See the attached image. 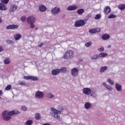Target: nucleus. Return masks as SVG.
I'll use <instances>...</instances> for the list:
<instances>
[{"mask_svg": "<svg viewBox=\"0 0 125 125\" xmlns=\"http://www.w3.org/2000/svg\"><path fill=\"white\" fill-rule=\"evenodd\" d=\"M20 112L17 110H12L11 111H7L6 110L4 111L2 114L3 120L7 122L11 119V116H14V115H18Z\"/></svg>", "mask_w": 125, "mask_h": 125, "instance_id": "f257e3e1", "label": "nucleus"}, {"mask_svg": "<svg viewBox=\"0 0 125 125\" xmlns=\"http://www.w3.org/2000/svg\"><path fill=\"white\" fill-rule=\"evenodd\" d=\"M58 109L59 110H60V111H58L53 107L51 108V110L54 113V114H53V115L54 116V118H57V119H60V116L58 114L60 115V114H61V112L63 111V107L59 106L58 107Z\"/></svg>", "mask_w": 125, "mask_h": 125, "instance_id": "f03ea898", "label": "nucleus"}, {"mask_svg": "<svg viewBox=\"0 0 125 125\" xmlns=\"http://www.w3.org/2000/svg\"><path fill=\"white\" fill-rule=\"evenodd\" d=\"M74 56H75V54L74 53V51L69 50H67L62 56V58L63 59H65L66 60H68L69 59H72L74 58Z\"/></svg>", "mask_w": 125, "mask_h": 125, "instance_id": "7ed1b4c3", "label": "nucleus"}, {"mask_svg": "<svg viewBox=\"0 0 125 125\" xmlns=\"http://www.w3.org/2000/svg\"><path fill=\"white\" fill-rule=\"evenodd\" d=\"M27 22L30 26V28L34 29L35 28V25L34 23L36 22V18L34 16H30L27 18Z\"/></svg>", "mask_w": 125, "mask_h": 125, "instance_id": "20e7f679", "label": "nucleus"}, {"mask_svg": "<svg viewBox=\"0 0 125 125\" xmlns=\"http://www.w3.org/2000/svg\"><path fill=\"white\" fill-rule=\"evenodd\" d=\"M84 25H85V21L83 20H79L76 21L75 23V27H82Z\"/></svg>", "mask_w": 125, "mask_h": 125, "instance_id": "39448f33", "label": "nucleus"}, {"mask_svg": "<svg viewBox=\"0 0 125 125\" xmlns=\"http://www.w3.org/2000/svg\"><path fill=\"white\" fill-rule=\"evenodd\" d=\"M61 11V9L59 7H55L51 10V13L53 15H56L58 14Z\"/></svg>", "mask_w": 125, "mask_h": 125, "instance_id": "423d86ee", "label": "nucleus"}, {"mask_svg": "<svg viewBox=\"0 0 125 125\" xmlns=\"http://www.w3.org/2000/svg\"><path fill=\"white\" fill-rule=\"evenodd\" d=\"M35 96L37 98L42 99V98H43V96H44V94L42 92L38 91L36 93Z\"/></svg>", "mask_w": 125, "mask_h": 125, "instance_id": "0eeeda50", "label": "nucleus"}, {"mask_svg": "<svg viewBox=\"0 0 125 125\" xmlns=\"http://www.w3.org/2000/svg\"><path fill=\"white\" fill-rule=\"evenodd\" d=\"M77 9H78V6L75 5L68 6L67 8V10L68 11H74V10H77Z\"/></svg>", "mask_w": 125, "mask_h": 125, "instance_id": "6e6552de", "label": "nucleus"}, {"mask_svg": "<svg viewBox=\"0 0 125 125\" xmlns=\"http://www.w3.org/2000/svg\"><path fill=\"white\" fill-rule=\"evenodd\" d=\"M71 73L72 76H73V77H76V76H78V75H79V70L77 69V68H73L71 70Z\"/></svg>", "mask_w": 125, "mask_h": 125, "instance_id": "1a4fd4ad", "label": "nucleus"}, {"mask_svg": "<svg viewBox=\"0 0 125 125\" xmlns=\"http://www.w3.org/2000/svg\"><path fill=\"white\" fill-rule=\"evenodd\" d=\"M83 93L86 95H89L91 94V89L89 88H84L83 89Z\"/></svg>", "mask_w": 125, "mask_h": 125, "instance_id": "9d476101", "label": "nucleus"}, {"mask_svg": "<svg viewBox=\"0 0 125 125\" xmlns=\"http://www.w3.org/2000/svg\"><path fill=\"white\" fill-rule=\"evenodd\" d=\"M103 12L104 13V14L108 15L110 13V12H111V8H110V6H105L104 7Z\"/></svg>", "mask_w": 125, "mask_h": 125, "instance_id": "9b49d317", "label": "nucleus"}, {"mask_svg": "<svg viewBox=\"0 0 125 125\" xmlns=\"http://www.w3.org/2000/svg\"><path fill=\"white\" fill-rule=\"evenodd\" d=\"M19 26L15 24H12L7 26L6 29L7 30H14V29H17L18 28Z\"/></svg>", "mask_w": 125, "mask_h": 125, "instance_id": "f8f14e48", "label": "nucleus"}, {"mask_svg": "<svg viewBox=\"0 0 125 125\" xmlns=\"http://www.w3.org/2000/svg\"><path fill=\"white\" fill-rule=\"evenodd\" d=\"M25 80H31L32 81H38V78L33 76H24Z\"/></svg>", "mask_w": 125, "mask_h": 125, "instance_id": "ddd939ff", "label": "nucleus"}, {"mask_svg": "<svg viewBox=\"0 0 125 125\" xmlns=\"http://www.w3.org/2000/svg\"><path fill=\"white\" fill-rule=\"evenodd\" d=\"M39 10L41 11V12H44L47 10L46 7L43 5H41L39 6Z\"/></svg>", "mask_w": 125, "mask_h": 125, "instance_id": "4468645a", "label": "nucleus"}, {"mask_svg": "<svg viewBox=\"0 0 125 125\" xmlns=\"http://www.w3.org/2000/svg\"><path fill=\"white\" fill-rule=\"evenodd\" d=\"M51 73L53 76H56V75H58L60 73V70L59 69H54L52 71Z\"/></svg>", "mask_w": 125, "mask_h": 125, "instance_id": "2eb2a0df", "label": "nucleus"}, {"mask_svg": "<svg viewBox=\"0 0 125 125\" xmlns=\"http://www.w3.org/2000/svg\"><path fill=\"white\" fill-rule=\"evenodd\" d=\"M103 85H104V87H105V88H106V89L108 90H112V89H113V87L107 84L106 83H103Z\"/></svg>", "mask_w": 125, "mask_h": 125, "instance_id": "dca6fc26", "label": "nucleus"}, {"mask_svg": "<svg viewBox=\"0 0 125 125\" xmlns=\"http://www.w3.org/2000/svg\"><path fill=\"white\" fill-rule=\"evenodd\" d=\"M17 6H16L14 4H12L11 5L10 8V12H12L13 11H15V10H16V9H17Z\"/></svg>", "mask_w": 125, "mask_h": 125, "instance_id": "f3484780", "label": "nucleus"}, {"mask_svg": "<svg viewBox=\"0 0 125 125\" xmlns=\"http://www.w3.org/2000/svg\"><path fill=\"white\" fill-rule=\"evenodd\" d=\"M10 59L8 57H6L3 61L4 64L5 65H8V64H10Z\"/></svg>", "mask_w": 125, "mask_h": 125, "instance_id": "a211bd4d", "label": "nucleus"}, {"mask_svg": "<svg viewBox=\"0 0 125 125\" xmlns=\"http://www.w3.org/2000/svg\"><path fill=\"white\" fill-rule=\"evenodd\" d=\"M6 9H7V8H6L5 5L0 2V10L5 11L6 10Z\"/></svg>", "mask_w": 125, "mask_h": 125, "instance_id": "6ab92c4d", "label": "nucleus"}, {"mask_svg": "<svg viewBox=\"0 0 125 125\" xmlns=\"http://www.w3.org/2000/svg\"><path fill=\"white\" fill-rule=\"evenodd\" d=\"M110 39V35L108 34H105L102 36V39L104 41H106L107 40H109Z\"/></svg>", "mask_w": 125, "mask_h": 125, "instance_id": "aec40b11", "label": "nucleus"}, {"mask_svg": "<svg viewBox=\"0 0 125 125\" xmlns=\"http://www.w3.org/2000/svg\"><path fill=\"white\" fill-rule=\"evenodd\" d=\"M115 87L117 91H122V85H120L118 83L115 84Z\"/></svg>", "mask_w": 125, "mask_h": 125, "instance_id": "412c9836", "label": "nucleus"}, {"mask_svg": "<svg viewBox=\"0 0 125 125\" xmlns=\"http://www.w3.org/2000/svg\"><path fill=\"white\" fill-rule=\"evenodd\" d=\"M21 38H22V35H21V34H16L14 35V39L16 41H19Z\"/></svg>", "mask_w": 125, "mask_h": 125, "instance_id": "4be33fe9", "label": "nucleus"}, {"mask_svg": "<svg viewBox=\"0 0 125 125\" xmlns=\"http://www.w3.org/2000/svg\"><path fill=\"white\" fill-rule=\"evenodd\" d=\"M60 73H68V70H67V67H62L60 69Z\"/></svg>", "mask_w": 125, "mask_h": 125, "instance_id": "5701e85b", "label": "nucleus"}, {"mask_svg": "<svg viewBox=\"0 0 125 125\" xmlns=\"http://www.w3.org/2000/svg\"><path fill=\"white\" fill-rule=\"evenodd\" d=\"M78 14L79 15H82V14H83L84 13V9H79L77 11Z\"/></svg>", "mask_w": 125, "mask_h": 125, "instance_id": "b1692460", "label": "nucleus"}, {"mask_svg": "<svg viewBox=\"0 0 125 125\" xmlns=\"http://www.w3.org/2000/svg\"><path fill=\"white\" fill-rule=\"evenodd\" d=\"M118 8L120 10H124V9H125V4H120L118 5Z\"/></svg>", "mask_w": 125, "mask_h": 125, "instance_id": "393cba45", "label": "nucleus"}, {"mask_svg": "<svg viewBox=\"0 0 125 125\" xmlns=\"http://www.w3.org/2000/svg\"><path fill=\"white\" fill-rule=\"evenodd\" d=\"M84 107L85 109H89V108H91V104L89 103H85L84 104Z\"/></svg>", "mask_w": 125, "mask_h": 125, "instance_id": "a878e982", "label": "nucleus"}, {"mask_svg": "<svg viewBox=\"0 0 125 125\" xmlns=\"http://www.w3.org/2000/svg\"><path fill=\"white\" fill-rule=\"evenodd\" d=\"M107 69H108V67L106 66H102L101 67L100 72L104 73V72H105Z\"/></svg>", "mask_w": 125, "mask_h": 125, "instance_id": "bb28decb", "label": "nucleus"}, {"mask_svg": "<svg viewBox=\"0 0 125 125\" xmlns=\"http://www.w3.org/2000/svg\"><path fill=\"white\" fill-rule=\"evenodd\" d=\"M91 59L93 60H96V59H98L99 58V55H94L90 57Z\"/></svg>", "mask_w": 125, "mask_h": 125, "instance_id": "cd10ccee", "label": "nucleus"}, {"mask_svg": "<svg viewBox=\"0 0 125 125\" xmlns=\"http://www.w3.org/2000/svg\"><path fill=\"white\" fill-rule=\"evenodd\" d=\"M107 54L106 53H101L99 54V56L102 58H104L107 56Z\"/></svg>", "mask_w": 125, "mask_h": 125, "instance_id": "c85d7f7f", "label": "nucleus"}, {"mask_svg": "<svg viewBox=\"0 0 125 125\" xmlns=\"http://www.w3.org/2000/svg\"><path fill=\"white\" fill-rule=\"evenodd\" d=\"M35 118L36 120H37L38 121H39V120L41 119V114H40V113H36Z\"/></svg>", "mask_w": 125, "mask_h": 125, "instance_id": "c756f323", "label": "nucleus"}, {"mask_svg": "<svg viewBox=\"0 0 125 125\" xmlns=\"http://www.w3.org/2000/svg\"><path fill=\"white\" fill-rule=\"evenodd\" d=\"M6 42L7 44H13V43H14L13 41L10 40H7Z\"/></svg>", "mask_w": 125, "mask_h": 125, "instance_id": "7c9ffc66", "label": "nucleus"}, {"mask_svg": "<svg viewBox=\"0 0 125 125\" xmlns=\"http://www.w3.org/2000/svg\"><path fill=\"white\" fill-rule=\"evenodd\" d=\"M27 83H26V81H19V84L20 85H26V84Z\"/></svg>", "mask_w": 125, "mask_h": 125, "instance_id": "2f4dec72", "label": "nucleus"}, {"mask_svg": "<svg viewBox=\"0 0 125 125\" xmlns=\"http://www.w3.org/2000/svg\"><path fill=\"white\" fill-rule=\"evenodd\" d=\"M25 125H33V121L31 120H28L27 121H26V122L25 123Z\"/></svg>", "mask_w": 125, "mask_h": 125, "instance_id": "473e14b6", "label": "nucleus"}, {"mask_svg": "<svg viewBox=\"0 0 125 125\" xmlns=\"http://www.w3.org/2000/svg\"><path fill=\"white\" fill-rule=\"evenodd\" d=\"M1 2L3 4H7L9 2V0H1Z\"/></svg>", "mask_w": 125, "mask_h": 125, "instance_id": "72a5a7b5", "label": "nucleus"}, {"mask_svg": "<svg viewBox=\"0 0 125 125\" xmlns=\"http://www.w3.org/2000/svg\"><path fill=\"white\" fill-rule=\"evenodd\" d=\"M117 17V16L116 15L114 14H110L109 16L108 17V19H112L113 18H116Z\"/></svg>", "mask_w": 125, "mask_h": 125, "instance_id": "f704fd0d", "label": "nucleus"}, {"mask_svg": "<svg viewBox=\"0 0 125 125\" xmlns=\"http://www.w3.org/2000/svg\"><path fill=\"white\" fill-rule=\"evenodd\" d=\"M107 82L109 83L110 84H111V85H114V82H113V81H112L111 79L110 78L107 79Z\"/></svg>", "mask_w": 125, "mask_h": 125, "instance_id": "c9c22d12", "label": "nucleus"}, {"mask_svg": "<svg viewBox=\"0 0 125 125\" xmlns=\"http://www.w3.org/2000/svg\"><path fill=\"white\" fill-rule=\"evenodd\" d=\"M101 18V15L100 14H97L95 17V20H98L99 19H100Z\"/></svg>", "mask_w": 125, "mask_h": 125, "instance_id": "e433bc0d", "label": "nucleus"}, {"mask_svg": "<svg viewBox=\"0 0 125 125\" xmlns=\"http://www.w3.org/2000/svg\"><path fill=\"white\" fill-rule=\"evenodd\" d=\"M94 31L95 32V34H96V33H99V32H101V29L98 28H94Z\"/></svg>", "mask_w": 125, "mask_h": 125, "instance_id": "4c0bfd02", "label": "nucleus"}, {"mask_svg": "<svg viewBox=\"0 0 125 125\" xmlns=\"http://www.w3.org/2000/svg\"><path fill=\"white\" fill-rule=\"evenodd\" d=\"M91 44H92V42H89L85 43V45L86 46V47H89Z\"/></svg>", "mask_w": 125, "mask_h": 125, "instance_id": "58836bf2", "label": "nucleus"}, {"mask_svg": "<svg viewBox=\"0 0 125 125\" xmlns=\"http://www.w3.org/2000/svg\"><path fill=\"white\" fill-rule=\"evenodd\" d=\"M21 20L22 22H25V21H26V17H25V16L21 17Z\"/></svg>", "mask_w": 125, "mask_h": 125, "instance_id": "ea45409f", "label": "nucleus"}, {"mask_svg": "<svg viewBox=\"0 0 125 125\" xmlns=\"http://www.w3.org/2000/svg\"><path fill=\"white\" fill-rule=\"evenodd\" d=\"M11 89V85H7L6 88H5V90H10Z\"/></svg>", "mask_w": 125, "mask_h": 125, "instance_id": "a19ab883", "label": "nucleus"}, {"mask_svg": "<svg viewBox=\"0 0 125 125\" xmlns=\"http://www.w3.org/2000/svg\"><path fill=\"white\" fill-rule=\"evenodd\" d=\"M21 110H22V111H27V107L25 105H22Z\"/></svg>", "mask_w": 125, "mask_h": 125, "instance_id": "79ce46f5", "label": "nucleus"}, {"mask_svg": "<svg viewBox=\"0 0 125 125\" xmlns=\"http://www.w3.org/2000/svg\"><path fill=\"white\" fill-rule=\"evenodd\" d=\"M89 33H90V34H95L94 29H90L89 30Z\"/></svg>", "mask_w": 125, "mask_h": 125, "instance_id": "37998d69", "label": "nucleus"}, {"mask_svg": "<svg viewBox=\"0 0 125 125\" xmlns=\"http://www.w3.org/2000/svg\"><path fill=\"white\" fill-rule=\"evenodd\" d=\"M48 97L49 98H53L54 97V96L53 95H52V94H51V93H49L48 94Z\"/></svg>", "mask_w": 125, "mask_h": 125, "instance_id": "c03bdc74", "label": "nucleus"}, {"mask_svg": "<svg viewBox=\"0 0 125 125\" xmlns=\"http://www.w3.org/2000/svg\"><path fill=\"white\" fill-rule=\"evenodd\" d=\"M98 51H100V52H102L104 51V47H102L101 48H99Z\"/></svg>", "mask_w": 125, "mask_h": 125, "instance_id": "a18cd8bd", "label": "nucleus"}, {"mask_svg": "<svg viewBox=\"0 0 125 125\" xmlns=\"http://www.w3.org/2000/svg\"><path fill=\"white\" fill-rule=\"evenodd\" d=\"M43 45V43L41 42L39 45V47H42Z\"/></svg>", "mask_w": 125, "mask_h": 125, "instance_id": "49530a36", "label": "nucleus"}, {"mask_svg": "<svg viewBox=\"0 0 125 125\" xmlns=\"http://www.w3.org/2000/svg\"><path fill=\"white\" fill-rule=\"evenodd\" d=\"M3 49V48L1 46H0V52H1Z\"/></svg>", "mask_w": 125, "mask_h": 125, "instance_id": "de8ad7c7", "label": "nucleus"}, {"mask_svg": "<svg viewBox=\"0 0 125 125\" xmlns=\"http://www.w3.org/2000/svg\"><path fill=\"white\" fill-rule=\"evenodd\" d=\"M87 17H88V18H90V17H91V14H88Z\"/></svg>", "mask_w": 125, "mask_h": 125, "instance_id": "09e8293b", "label": "nucleus"}, {"mask_svg": "<svg viewBox=\"0 0 125 125\" xmlns=\"http://www.w3.org/2000/svg\"><path fill=\"white\" fill-rule=\"evenodd\" d=\"M1 94H2V90H0V96H1Z\"/></svg>", "mask_w": 125, "mask_h": 125, "instance_id": "8fccbe9b", "label": "nucleus"}, {"mask_svg": "<svg viewBox=\"0 0 125 125\" xmlns=\"http://www.w3.org/2000/svg\"><path fill=\"white\" fill-rule=\"evenodd\" d=\"M2 22V20H1V18H0V23H1Z\"/></svg>", "mask_w": 125, "mask_h": 125, "instance_id": "3c124183", "label": "nucleus"}, {"mask_svg": "<svg viewBox=\"0 0 125 125\" xmlns=\"http://www.w3.org/2000/svg\"><path fill=\"white\" fill-rule=\"evenodd\" d=\"M110 47H111V45H108V48H110Z\"/></svg>", "mask_w": 125, "mask_h": 125, "instance_id": "603ef678", "label": "nucleus"}, {"mask_svg": "<svg viewBox=\"0 0 125 125\" xmlns=\"http://www.w3.org/2000/svg\"><path fill=\"white\" fill-rule=\"evenodd\" d=\"M35 30H38V28H36Z\"/></svg>", "mask_w": 125, "mask_h": 125, "instance_id": "864d4df0", "label": "nucleus"}, {"mask_svg": "<svg viewBox=\"0 0 125 125\" xmlns=\"http://www.w3.org/2000/svg\"><path fill=\"white\" fill-rule=\"evenodd\" d=\"M0 99H1V97H0Z\"/></svg>", "mask_w": 125, "mask_h": 125, "instance_id": "5fc2aeb1", "label": "nucleus"}]
</instances>
